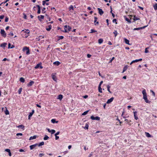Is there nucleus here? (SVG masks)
I'll return each instance as SVG.
<instances>
[{"label":"nucleus","mask_w":157,"mask_h":157,"mask_svg":"<svg viewBox=\"0 0 157 157\" xmlns=\"http://www.w3.org/2000/svg\"><path fill=\"white\" fill-rule=\"evenodd\" d=\"M142 93L143 95V99L145 100V102L147 103H150V101H149L147 97V94L146 91L145 89H144L142 91Z\"/></svg>","instance_id":"1"},{"label":"nucleus","mask_w":157,"mask_h":157,"mask_svg":"<svg viewBox=\"0 0 157 157\" xmlns=\"http://www.w3.org/2000/svg\"><path fill=\"white\" fill-rule=\"evenodd\" d=\"M71 29V28L69 26H67V25H65L64 26V29L65 32H68L70 31Z\"/></svg>","instance_id":"2"},{"label":"nucleus","mask_w":157,"mask_h":157,"mask_svg":"<svg viewBox=\"0 0 157 157\" xmlns=\"http://www.w3.org/2000/svg\"><path fill=\"white\" fill-rule=\"evenodd\" d=\"M22 32H25L26 33H27V35L25 36V37H26V38L28 36L29 34V33H30L29 30L28 29H25V30H23L22 31Z\"/></svg>","instance_id":"3"},{"label":"nucleus","mask_w":157,"mask_h":157,"mask_svg":"<svg viewBox=\"0 0 157 157\" xmlns=\"http://www.w3.org/2000/svg\"><path fill=\"white\" fill-rule=\"evenodd\" d=\"M25 49H26V54H27V55H28L29 54V48L28 47H24L23 48V51H24V52H25Z\"/></svg>","instance_id":"4"},{"label":"nucleus","mask_w":157,"mask_h":157,"mask_svg":"<svg viewBox=\"0 0 157 157\" xmlns=\"http://www.w3.org/2000/svg\"><path fill=\"white\" fill-rule=\"evenodd\" d=\"M1 33L2 35L4 37L6 36V35L5 31L3 29H1Z\"/></svg>","instance_id":"5"},{"label":"nucleus","mask_w":157,"mask_h":157,"mask_svg":"<svg viewBox=\"0 0 157 157\" xmlns=\"http://www.w3.org/2000/svg\"><path fill=\"white\" fill-rule=\"evenodd\" d=\"M90 118L92 120H96L99 121L100 120V118L98 117H94L93 116H91L90 117Z\"/></svg>","instance_id":"6"},{"label":"nucleus","mask_w":157,"mask_h":157,"mask_svg":"<svg viewBox=\"0 0 157 157\" xmlns=\"http://www.w3.org/2000/svg\"><path fill=\"white\" fill-rule=\"evenodd\" d=\"M41 63H38L36 65L35 67V69H37L39 67H40V69L43 68V67L41 65Z\"/></svg>","instance_id":"7"},{"label":"nucleus","mask_w":157,"mask_h":157,"mask_svg":"<svg viewBox=\"0 0 157 157\" xmlns=\"http://www.w3.org/2000/svg\"><path fill=\"white\" fill-rule=\"evenodd\" d=\"M98 13L99 14L101 15H102L104 13V12L100 8H98Z\"/></svg>","instance_id":"8"},{"label":"nucleus","mask_w":157,"mask_h":157,"mask_svg":"<svg viewBox=\"0 0 157 157\" xmlns=\"http://www.w3.org/2000/svg\"><path fill=\"white\" fill-rule=\"evenodd\" d=\"M147 25H146V26H144L143 27H139V28H135L134 29V30H140V29H144V28H145V27H146L147 26Z\"/></svg>","instance_id":"9"},{"label":"nucleus","mask_w":157,"mask_h":157,"mask_svg":"<svg viewBox=\"0 0 157 157\" xmlns=\"http://www.w3.org/2000/svg\"><path fill=\"white\" fill-rule=\"evenodd\" d=\"M38 144H34L30 146V149L32 150L33 149L35 148V147H36V146H38Z\"/></svg>","instance_id":"10"},{"label":"nucleus","mask_w":157,"mask_h":157,"mask_svg":"<svg viewBox=\"0 0 157 157\" xmlns=\"http://www.w3.org/2000/svg\"><path fill=\"white\" fill-rule=\"evenodd\" d=\"M114 99V98L113 97H112L110 99H108L106 103L107 104H109Z\"/></svg>","instance_id":"11"},{"label":"nucleus","mask_w":157,"mask_h":157,"mask_svg":"<svg viewBox=\"0 0 157 157\" xmlns=\"http://www.w3.org/2000/svg\"><path fill=\"white\" fill-rule=\"evenodd\" d=\"M34 110H32V112H31L29 114V120L30 119V117H32V115L34 113Z\"/></svg>","instance_id":"12"},{"label":"nucleus","mask_w":157,"mask_h":157,"mask_svg":"<svg viewBox=\"0 0 157 157\" xmlns=\"http://www.w3.org/2000/svg\"><path fill=\"white\" fill-rule=\"evenodd\" d=\"M69 10L71 12L73 13L74 10L73 6L72 5L70 6L69 7Z\"/></svg>","instance_id":"13"},{"label":"nucleus","mask_w":157,"mask_h":157,"mask_svg":"<svg viewBox=\"0 0 157 157\" xmlns=\"http://www.w3.org/2000/svg\"><path fill=\"white\" fill-rule=\"evenodd\" d=\"M38 18L39 19V20L40 21H41L42 19H43L44 18V16L43 15H40V16H38Z\"/></svg>","instance_id":"14"},{"label":"nucleus","mask_w":157,"mask_h":157,"mask_svg":"<svg viewBox=\"0 0 157 157\" xmlns=\"http://www.w3.org/2000/svg\"><path fill=\"white\" fill-rule=\"evenodd\" d=\"M134 117L135 119L136 120H137L138 119V117L136 116L137 112L135 111L133 112Z\"/></svg>","instance_id":"15"},{"label":"nucleus","mask_w":157,"mask_h":157,"mask_svg":"<svg viewBox=\"0 0 157 157\" xmlns=\"http://www.w3.org/2000/svg\"><path fill=\"white\" fill-rule=\"evenodd\" d=\"M34 83V82L33 81H31L28 84V86H32Z\"/></svg>","instance_id":"16"},{"label":"nucleus","mask_w":157,"mask_h":157,"mask_svg":"<svg viewBox=\"0 0 157 157\" xmlns=\"http://www.w3.org/2000/svg\"><path fill=\"white\" fill-rule=\"evenodd\" d=\"M52 78L53 79V80L54 81H55L56 82L57 79H56V76L55 75H53V74L52 75Z\"/></svg>","instance_id":"17"},{"label":"nucleus","mask_w":157,"mask_h":157,"mask_svg":"<svg viewBox=\"0 0 157 157\" xmlns=\"http://www.w3.org/2000/svg\"><path fill=\"white\" fill-rule=\"evenodd\" d=\"M124 42H125V43L126 44H127L129 45H130V44L129 43V41L127 39L125 38H124Z\"/></svg>","instance_id":"18"},{"label":"nucleus","mask_w":157,"mask_h":157,"mask_svg":"<svg viewBox=\"0 0 157 157\" xmlns=\"http://www.w3.org/2000/svg\"><path fill=\"white\" fill-rule=\"evenodd\" d=\"M128 67L127 65L125 66L123 68V69L122 71V73H124L127 69Z\"/></svg>","instance_id":"19"},{"label":"nucleus","mask_w":157,"mask_h":157,"mask_svg":"<svg viewBox=\"0 0 157 157\" xmlns=\"http://www.w3.org/2000/svg\"><path fill=\"white\" fill-rule=\"evenodd\" d=\"M63 98V95L59 94L58 96L57 99L61 100Z\"/></svg>","instance_id":"20"},{"label":"nucleus","mask_w":157,"mask_h":157,"mask_svg":"<svg viewBox=\"0 0 157 157\" xmlns=\"http://www.w3.org/2000/svg\"><path fill=\"white\" fill-rule=\"evenodd\" d=\"M37 137V136H31L30 137L29 139V140H33V139H35Z\"/></svg>","instance_id":"21"},{"label":"nucleus","mask_w":157,"mask_h":157,"mask_svg":"<svg viewBox=\"0 0 157 157\" xmlns=\"http://www.w3.org/2000/svg\"><path fill=\"white\" fill-rule=\"evenodd\" d=\"M142 60V59L141 58L138 59H136L132 61V62L134 63L137 62L139 61H141Z\"/></svg>","instance_id":"22"},{"label":"nucleus","mask_w":157,"mask_h":157,"mask_svg":"<svg viewBox=\"0 0 157 157\" xmlns=\"http://www.w3.org/2000/svg\"><path fill=\"white\" fill-rule=\"evenodd\" d=\"M146 136L147 137H151V135L148 132H145Z\"/></svg>","instance_id":"23"},{"label":"nucleus","mask_w":157,"mask_h":157,"mask_svg":"<svg viewBox=\"0 0 157 157\" xmlns=\"http://www.w3.org/2000/svg\"><path fill=\"white\" fill-rule=\"evenodd\" d=\"M60 64V63L59 61H56L53 63V64L56 65L57 66L59 65Z\"/></svg>","instance_id":"24"},{"label":"nucleus","mask_w":157,"mask_h":157,"mask_svg":"<svg viewBox=\"0 0 157 157\" xmlns=\"http://www.w3.org/2000/svg\"><path fill=\"white\" fill-rule=\"evenodd\" d=\"M6 110L5 111V113L6 115H9V112L8 110L7 109V108L6 107H5Z\"/></svg>","instance_id":"25"},{"label":"nucleus","mask_w":157,"mask_h":157,"mask_svg":"<svg viewBox=\"0 0 157 157\" xmlns=\"http://www.w3.org/2000/svg\"><path fill=\"white\" fill-rule=\"evenodd\" d=\"M103 42V40L102 39L100 38L98 40V43L99 44H101Z\"/></svg>","instance_id":"26"},{"label":"nucleus","mask_w":157,"mask_h":157,"mask_svg":"<svg viewBox=\"0 0 157 157\" xmlns=\"http://www.w3.org/2000/svg\"><path fill=\"white\" fill-rule=\"evenodd\" d=\"M6 44H7L6 43H4L2 44H1L0 47H3V48H5L6 47Z\"/></svg>","instance_id":"27"},{"label":"nucleus","mask_w":157,"mask_h":157,"mask_svg":"<svg viewBox=\"0 0 157 157\" xmlns=\"http://www.w3.org/2000/svg\"><path fill=\"white\" fill-rule=\"evenodd\" d=\"M51 28H52V26L51 25H49L48 26V28H46V29L48 31H49L50 30Z\"/></svg>","instance_id":"28"},{"label":"nucleus","mask_w":157,"mask_h":157,"mask_svg":"<svg viewBox=\"0 0 157 157\" xmlns=\"http://www.w3.org/2000/svg\"><path fill=\"white\" fill-rule=\"evenodd\" d=\"M20 82H25V80L24 78L21 77L20 79Z\"/></svg>","instance_id":"29"},{"label":"nucleus","mask_w":157,"mask_h":157,"mask_svg":"<svg viewBox=\"0 0 157 157\" xmlns=\"http://www.w3.org/2000/svg\"><path fill=\"white\" fill-rule=\"evenodd\" d=\"M51 122L52 123H57L58 121H56L55 119H52L51 120Z\"/></svg>","instance_id":"30"},{"label":"nucleus","mask_w":157,"mask_h":157,"mask_svg":"<svg viewBox=\"0 0 157 157\" xmlns=\"http://www.w3.org/2000/svg\"><path fill=\"white\" fill-rule=\"evenodd\" d=\"M98 91L99 92L101 93L102 92V89L100 86H98Z\"/></svg>","instance_id":"31"},{"label":"nucleus","mask_w":157,"mask_h":157,"mask_svg":"<svg viewBox=\"0 0 157 157\" xmlns=\"http://www.w3.org/2000/svg\"><path fill=\"white\" fill-rule=\"evenodd\" d=\"M49 137L46 135H45L44 138V140H47Z\"/></svg>","instance_id":"32"},{"label":"nucleus","mask_w":157,"mask_h":157,"mask_svg":"<svg viewBox=\"0 0 157 157\" xmlns=\"http://www.w3.org/2000/svg\"><path fill=\"white\" fill-rule=\"evenodd\" d=\"M17 127L19 128H23L25 127L23 125L21 124L18 126H17Z\"/></svg>","instance_id":"33"},{"label":"nucleus","mask_w":157,"mask_h":157,"mask_svg":"<svg viewBox=\"0 0 157 157\" xmlns=\"http://www.w3.org/2000/svg\"><path fill=\"white\" fill-rule=\"evenodd\" d=\"M44 144V142H41L39 144H38V146L39 147L40 146L42 145H43Z\"/></svg>","instance_id":"34"},{"label":"nucleus","mask_w":157,"mask_h":157,"mask_svg":"<svg viewBox=\"0 0 157 157\" xmlns=\"http://www.w3.org/2000/svg\"><path fill=\"white\" fill-rule=\"evenodd\" d=\"M149 48V47H147L145 48L144 52L145 53H147L148 52V51L147 50Z\"/></svg>","instance_id":"35"},{"label":"nucleus","mask_w":157,"mask_h":157,"mask_svg":"<svg viewBox=\"0 0 157 157\" xmlns=\"http://www.w3.org/2000/svg\"><path fill=\"white\" fill-rule=\"evenodd\" d=\"M110 86H109V85H108L107 86V90H108V91L110 93H111V91H110Z\"/></svg>","instance_id":"36"},{"label":"nucleus","mask_w":157,"mask_h":157,"mask_svg":"<svg viewBox=\"0 0 157 157\" xmlns=\"http://www.w3.org/2000/svg\"><path fill=\"white\" fill-rule=\"evenodd\" d=\"M125 20L127 21H128V22L129 23H130L131 22V21L128 19V18H127L126 17H125Z\"/></svg>","instance_id":"37"},{"label":"nucleus","mask_w":157,"mask_h":157,"mask_svg":"<svg viewBox=\"0 0 157 157\" xmlns=\"http://www.w3.org/2000/svg\"><path fill=\"white\" fill-rule=\"evenodd\" d=\"M22 88H20L18 90V94H20L21 93V92L22 91Z\"/></svg>","instance_id":"38"},{"label":"nucleus","mask_w":157,"mask_h":157,"mask_svg":"<svg viewBox=\"0 0 157 157\" xmlns=\"http://www.w3.org/2000/svg\"><path fill=\"white\" fill-rule=\"evenodd\" d=\"M88 111H85L82 114V115H85L87 114V113H88Z\"/></svg>","instance_id":"39"},{"label":"nucleus","mask_w":157,"mask_h":157,"mask_svg":"<svg viewBox=\"0 0 157 157\" xmlns=\"http://www.w3.org/2000/svg\"><path fill=\"white\" fill-rule=\"evenodd\" d=\"M113 33L114 34L115 36V37L116 36L117 34V31L116 30H115Z\"/></svg>","instance_id":"40"},{"label":"nucleus","mask_w":157,"mask_h":157,"mask_svg":"<svg viewBox=\"0 0 157 157\" xmlns=\"http://www.w3.org/2000/svg\"><path fill=\"white\" fill-rule=\"evenodd\" d=\"M139 19V18L137 17H136L135 16H134V19L133 20L135 21H136V20H138Z\"/></svg>","instance_id":"41"},{"label":"nucleus","mask_w":157,"mask_h":157,"mask_svg":"<svg viewBox=\"0 0 157 157\" xmlns=\"http://www.w3.org/2000/svg\"><path fill=\"white\" fill-rule=\"evenodd\" d=\"M56 131L54 129H52V130H51L50 132L51 133V134H52L54 133Z\"/></svg>","instance_id":"42"},{"label":"nucleus","mask_w":157,"mask_h":157,"mask_svg":"<svg viewBox=\"0 0 157 157\" xmlns=\"http://www.w3.org/2000/svg\"><path fill=\"white\" fill-rule=\"evenodd\" d=\"M154 8L155 10H157V4L156 3L155 4L154 6Z\"/></svg>","instance_id":"43"},{"label":"nucleus","mask_w":157,"mask_h":157,"mask_svg":"<svg viewBox=\"0 0 157 157\" xmlns=\"http://www.w3.org/2000/svg\"><path fill=\"white\" fill-rule=\"evenodd\" d=\"M45 8L44 7L43 8L42 10V13H45Z\"/></svg>","instance_id":"44"},{"label":"nucleus","mask_w":157,"mask_h":157,"mask_svg":"<svg viewBox=\"0 0 157 157\" xmlns=\"http://www.w3.org/2000/svg\"><path fill=\"white\" fill-rule=\"evenodd\" d=\"M91 32H90V33H95L97 32V31L95 30H94L93 29H91Z\"/></svg>","instance_id":"45"},{"label":"nucleus","mask_w":157,"mask_h":157,"mask_svg":"<svg viewBox=\"0 0 157 157\" xmlns=\"http://www.w3.org/2000/svg\"><path fill=\"white\" fill-rule=\"evenodd\" d=\"M88 125L87 124H86L84 128L85 129H88Z\"/></svg>","instance_id":"46"},{"label":"nucleus","mask_w":157,"mask_h":157,"mask_svg":"<svg viewBox=\"0 0 157 157\" xmlns=\"http://www.w3.org/2000/svg\"><path fill=\"white\" fill-rule=\"evenodd\" d=\"M23 134L21 133H17L16 134V136H22Z\"/></svg>","instance_id":"47"},{"label":"nucleus","mask_w":157,"mask_h":157,"mask_svg":"<svg viewBox=\"0 0 157 157\" xmlns=\"http://www.w3.org/2000/svg\"><path fill=\"white\" fill-rule=\"evenodd\" d=\"M5 151H6L8 153L9 152H10V149H6L5 150Z\"/></svg>","instance_id":"48"},{"label":"nucleus","mask_w":157,"mask_h":157,"mask_svg":"<svg viewBox=\"0 0 157 157\" xmlns=\"http://www.w3.org/2000/svg\"><path fill=\"white\" fill-rule=\"evenodd\" d=\"M44 155V154L43 153H40L39 155V157H42Z\"/></svg>","instance_id":"49"},{"label":"nucleus","mask_w":157,"mask_h":157,"mask_svg":"<svg viewBox=\"0 0 157 157\" xmlns=\"http://www.w3.org/2000/svg\"><path fill=\"white\" fill-rule=\"evenodd\" d=\"M8 19H8V17H6V18H5V21L6 22H8Z\"/></svg>","instance_id":"50"},{"label":"nucleus","mask_w":157,"mask_h":157,"mask_svg":"<svg viewBox=\"0 0 157 157\" xmlns=\"http://www.w3.org/2000/svg\"><path fill=\"white\" fill-rule=\"evenodd\" d=\"M9 35H10L11 36H13V34L12 32H10Z\"/></svg>","instance_id":"51"},{"label":"nucleus","mask_w":157,"mask_h":157,"mask_svg":"<svg viewBox=\"0 0 157 157\" xmlns=\"http://www.w3.org/2000/svg\"><path fill=\"white\" fill-rule=\"evenodd\" d=\"M114 59V57H113L110 60L109 63H111L112 61Z\"/></svg>","instance_id":"52"},{"label":"nucleus","mask_w":157,"mask_h":157,"mask_svg":"<svg viewBox=\"0 0 157 157\" xmlns=\"http://www.w3.org/2000/svg\"><path fill=\"white\" fill-rule=\"evenodd\" d=\"M4 17V15H1L0 16V19H3Z\"/></svg>","instance_id":"53"},{"label":"nucleus","mask_w":157,"mask_h":157,"mask_svg":"<svg viewBox=\"0 0 157 157\" xmlns=\"http://www.w3.org/2000/svg\"><path fill=\"white\" fill-rule=\"evenodd\" d=\"M95 20L94 21V22L95 23L97 21V18L96 17H94Z\"/></svg>","instance_id":"54"},{"label":"nucleus","mask_w":157,"mask_h":157,"mask_svg":"<svg viewBox=\"0 0 157 157\" xmlns=\"http://www.w3.org/2000/svg\"><path fill=\"white\" fill-rule=\"evenodd\" d=\"M36 6L38 7V10L41 9V8L39 5H37Z\"/></svg>","instance_id":"55"},{"label":"nucleus","mask_w":157,"mask_h":157,"mask_svg":"<svg viewBox=\"0 0 157 157\" xmlns=\"http://www.w3.org/2000/svg\"><path fill=\"white\" fill-rule=\"evenodd\" d=\"M116 21H117L116 19H113V22H116V24H117V22H116Z\"/></svg>","instance_id":"56"},{"label":"nucleus","mask_w":157,"mask_h":157,"mask_svg":"<svg viewBox=\"0 0 157 157\" xmlns=\"http://www.w3.org/2000/svg\"><path fill=\"white\" fill-rule=\"evenodd\" d=\"M19 151L20 152H24L25 151H24V150L22 149H20L19 150Z\"/></svg>","instance_id":"57"},{"label":"nucleus","mask_w":157,"mask_h":157,"mask_svg":"<svg viewBox=\"0 0 157 157\" xmlns=\"http://www.w3.org/2000/svg\"><path fill=\"white\" fill-rule=\"evenodd\" d=\"M23 15H24V17H23L24 18V19H27V18H26L27 17H26V15L25 13H24Z\"/></svg>","instance_id":"58"},{"label":"nucleus","mask_w":157,"mask_h":157,"mask_svg":"<svg viewBox=\"0 0 157 157\" xmlns=\"http://www.w3.org/2000/svg\"><path fill=\"white\" fill-rule=\"evenodd\" d=\"M59 132H58L55 134V135L57 136V135H58L59 134Z\"/></svg>","instance_id":"59"},{"label":"nucleus","mask_w":157,"mask_h":157,"mask_svg":"<svg viewBox=\"0 0 157 157\" xmlns=\"http://www.w3.org/2000/svg\"><path fill=\"white\" fill-rule=\"evenodd\" d=\"M151 91L152 93V94L153 95V96H155V92L153 91H152V90H151Z\"/></svg>","instance_id":"60"},{"label":"nucleus","mask_w":157,"mask_h":157,"mask_svg":"<svg viewBox=\"0 0 157 157\" xmlns=\"http://www.w3.org/2000/svg\"><path fill=\"white\" fill-rule=\"evenodd\" d=\"M56 136V137H55V139L56 140H57L58 139H59V136Z\"/></svg>","instance_id":"61"},{"label":"nucleus","mask_w":157,"mask_h":157,"mask_svg":"<svg viewBox=\"0 0 157 157\" xmlns=\"http://www.w3.org/2000/svg\"><path fill=\"white\" fill-rule=\"evenodd\" d=\"M40 10L41 9H39V10H38L37 11V13L38 14H40Z\"/></svg>","instance_id":"62"},{"label":"nucleus","mask_w":157,"mask_h":157,"mask_svg":"<svg viewBox=\"0 0 157 157\" xmlns=\"http://www.w3.org/2000/svg\"><path fill=\"white\" fill-rule=\"evenodd\" d=\"M42 2H43V6H44L45 4V2H46L45 1H43Z\"/></svg>","instance_id":"63"},{"label":"nucleus","mask_w":157,"mask_h":157,"mask_svg":"<svg viewBox=\"0 0 157 157\" xmlns=\"http://www.w3.org/2000/svg\"><path fill=\"white\" fill-rule=\"evenodd\" d=\"M88 97V96L87 95H86L83 96V98H86Z\"/></svg>","instance_id":"64"}]
</instances>
